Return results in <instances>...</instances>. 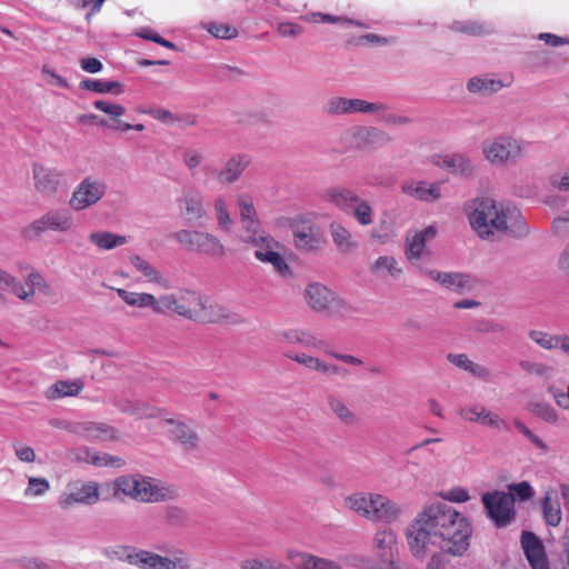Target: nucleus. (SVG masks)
<instances>
[{
	"label": "nucleus",
	"instance_id": "f257e3e1",
	"mask_svg": "<svg viewBox=\"0 0 569 569\" xmlns=\"http://www.w3.org/2000/svg\"><path fill=\"white\" fill-rule=\"evenodd\" d=\"M472 533L467 518L446 502L426 503L406 528L405 537L411 555L423 560L431 557L426 569H446L445 557L462 556L470 546Z\"/></svg>",
	"mask_w": 569,
	"mask_h": 569
},
{
	"label": "nucleus",
	"instance_id": "f03ea898",
	"mask_svg": "<svg viewBox=\"0 0 569 569\" xmlns=\"http://www.w3.org/2000/svg\"><path fill=\"white\" fill-rule=\"evenodd\" d=\"M472 229L482 239L493 231L508 232L515 238H525L529 228L519 209L511 204L498 203L488 196L477 197L465 204Z\"/></svg>",
	"mask_w": 569,
	"mask_h": 569
},
{
	"label": "nucleus",
	"instance_id": "7ed1b4c3",
	"mask_svg": "<svg viewBox=\"0 0 569 569\" xmlns=\"http://www.w3.org/2000/svg\"><path fill=\"white\" fill-rule=\"evenodd\" d=\"M122 493L140 502H160L174 498V491L159 487L151 477L137 475H122L113 480V496Z\"/></svg>",
	"mask_w": 569,
	"mask_h": 569
},
{
	"label": "nucleus",
	"instance_id": "20e7f679",
	"mask_svg": "<svg viewBox=\"0 0 569 569\" xmlns=\"http://www.w3.org/2000/svg\"><path fill=\"white\" fill-rule=\"evenodd\" d=\"M305 298L313 311L327 313L337 319H345L357 312L350 302L319 282H311L306 287Z\"/></svg>",
	"mask_w": 569,
	"mask_h": 569
},
{
	"label": "nucleus",
	"instance_id": "39448f33",
	"mask_svg": "<svg viewBox=\"0 0 569 569\" xmlns=\"http://www.w3.org/2000/svg\"><path fill=\"white\" fill-rule=\"evenodd\" d=\"M171 238L187 251L219 258L226 254V247L219 238L206 231L181 229L173 232Z\"/></svg>",
	"mask_w": 569,
	"mask_h": 569
},
{
	"label": "nucleus",
	"instance_id": "423d86ee",
	"mask_svg": "<svg viewBox=\"0 0 569 569\" xmlns=\"http://www.w3.org/2000/svg\"><path fill=\"white\" fill-rule=\"evenodd\" d=\"M522 144L506 136L486 139L481 144L483 157L493 166L516 162L522 156Z\"/></svg>",
	"mask_w": 569,
	"mask_h": 569
},
{
	"label": "nucleus",
	"instance_id": "0eeeda50",
	"mask_svg": "<svg viewBox=\"0 0 569 569\" xmlns=\"http://www.w3.org/2000/svg\"><path fill=\"white\" fill-rule=\"evenodd\" d=\"M198 306H201V296L196 291H182L179 295H162L159 297L158 313L163 315L171 310L178 316L189 320L207 319L197 312Z\"/></svg>",
	"mask_w": 569,
	"mask_h": 569
},
{
	"label": "nucleus",
	"instance_id": "6e6552de",
	"mask_svg": "<svg viewBox=\"0 0 569 569\" xmlns=\"http://www.w3.org/2000/svg\"><path fill=\"white\" fill-rule=\"evenodd\" d=\"M108 186L102 178L87 176L74 188L69 206L74 211L86 210L97 204L107 193Z\"/></svg>",
	"mask_w": 569,
	"mask_h": 569
},
{
	"label": "nucleus",
	"instance_id": "1a4fd4ad",
	"mask_svg": "<svg viewBox=\"0 0 569 569\" xmlns=\"http://www.w3.org/2000/svg\"><path fill=\"white\" fill-rule=\"evenodd\" d=\"M295 247L305 252H316L325 239L318 224L306 216H298L291 222Z\"/></svg>",
	"mask_w": 569,
	"mask_h": 569
},
{
	"label": "nucleus",
	"instance_id": "9d476101",
	"mask_svg": "<svg viewBox=\"0 0 569 569\" xmlns=\"http://www.w3.org/2000/svg\"><path fill=\"white\" fill-rule=\"evenodd\" d=\"M74 220L71 211L66 208L51 209L34 220L24 230L27 237L39 236L41 233L53 231L66 233L72 230Z\"/></svg>",
	"mask_w": 569,
	"mask_h": 569
},
{
	"label": "nucleus",
	"instance_id": "9b49d317",
	"mask_svg": "<svg viewBox=\"0 0 569 569\" xmlns=\"http://www.w3.org/2000/svg\"><path fill=\"white\" fill-rule=\"evenodd\" d=\"M388 107L381 102H368L362 99H348L343 97H331L322 107L326 116H346L352 113H376L387 110Z\"/></svg>",
	"mask_w": 569,
	"mask_h": 569
},
{
	"label": "nucleus",
	"instance_id": "f8f14e48",
	"mask_svg": "<svg viewBox=\"0 0 569 569\" xmlns=\"http://www.w3.org/2000/svg\"><path fill=\"white\" fill-rule=\"evenodd\" d=\"M100 500V486L94 481H77L70 483L61 493L58 505L63 510H69L74 505L93 506Z\"/></svg>",
	"mask_w": 569,
	"mask_h": 569
},
{
	"label": "nucleus",
	"instance_id": "ddd939ff",
	"mask_svg": "<svg viewBox=\"0 0 569 569\" xmlns=\"http://www.w3.org/2000/svg\"><path fill=\"white\" fill-rule=\"evenodd\" d=\"M254 248V258L262 263L271 264L273 270L282 277L291 274V270L284 258L279 252L280 244L270 234L251 240Z\"/></svg>",
	"mask_w": 569,
	"mask_h": 569
},
{
	"label": "nucleus",
	"instance_id": "4468645a",
	"mask_svg": "<svg viewBox=\"0 0 569 569\" xmlns=\"http://www.w3.org/2000/svg\"><path fill=\"white\" fill-rule=\"evenodd\" d=\"M482 502L488 517L499 528L506 527L515 518L513 497L502 491L482 495Z\"/></svg>",
	"mask_w": 569,
	"mask_h": 569
},
{
	"label": "nucleus",
	"instance_id": "2eb2a0df",
	"mask_svg": "<svg viewBox=\"0 0 569 569\" xmlns=\"http://www.w3.org/2000/svg\"><path fill=\"white\" fill-rule=\"evenodd\" d=\"M281 337L288 343L301 345L302 347L308 348V349H321V350H323V352L327 356H330L343 363L352 365V366H362L363 365V361L360 358H357L352 355L339 353V352H335V351L327 349L326 348L327 345L323 340H320V339L316 338L315 336H312L311 333L306 332L303 330H297V329L288 330V331H284L281 335Z\"/></svg>",
	"mask_w": 569,
	"mask_h": 569
},
{
	"label": "nucleus",
	"instance_id": "dca6fc26",
	"mask_svg": "<svg viewBox=\"0 0 569 569\" xmlns=\"http://www.w3.org/2000/svg\"><path fill=\"white\" fill-rule=\"evenodd\" d=\"M391 140L389 133L376 127H355L351 133L353 148L361 151L382 148L389 144Z\"/></svg>",
	"mask_w": 569,
	"mask_h": 569
},
{
	"label": "nucleus",
	"instance_id": "f3484780",
	"mask_svg": "<svg viewBox=\"0 0 569 569\" xmlns=\"http://www.w3.org/2000/svg\"><path fill=\"white\" fill-rule=\"evenodd\" d=\"M251 163V157L247 153H234L226 162L221 170L203 167V170L213 176L220 183L231 184L240 179L244 170Z\"/></svg>",
	"mask_w": 569,
	"mask_h": 569
},
{
	"label": "nucleus",
	"instance_id": "a211bd4d",
	"mask_svg": "<svg viewBox=\"0 0 569 569\" xmlns=\"http://www.w3.org/2000/svg\"><path fill=\"white\" fill-rule=\"evenodd\" d=\"M180 214L188 220H201L207 211L203 204L202 192L193 186L183 187L177 199Z\"/></svg>",
	"mask_w": 569,
	"mask_h": 569
},
{
	"label": "nucleus",
	"instance_id": "6ab92c4d",
	"mask_svg": "<svg viewBox=\"0 0 569 569\" xmlns=\"http://www.w3.org/2000/svg\"><path fill=\"white\" fill-rule=\"evenodd\" d=\"M70 431L88 441H110L118 438V430L103 422H78Z\"/></svg>",
	"mask_w": 569,
	"mask_h": 569
},
{
	"label": "nucleus",
	"instance_id": "aec40b11",
	"mask_svg": "<svg viewBox=\"0 0 569 569\" xmlns=\"http://www.w3.org/2000/svg\"><path fill=\"white\" fill-rule=\"evenodd\" d=\"M521 547L532 569H549L545 547L539 537L532 531L521 533Z\"/></svg>",
	"mask_w": 569,
	"mask_h": 569
},
{
	"label": "nucleus",
	"instance_id": "412c9836",
	"mask_svg": "<svg viewBox=\"0 0 569 569\" xmlns=\"http://www.w3.org/2000/svg\"><path fill=\"white\" fill-rule=\"evenodd\" d=\"M34 188L43 196H52L57 192L61 182L62 172L44 167L40 163H34L32 167Z\"/></svg>",
	"mask_w": 569,
	"mask_h": 569
},
{
	"label": "nucleus",
	"instance_id": "4be33fe9",
	"mask_svg": "<svg viewBox=\"0 0 569 569\" xmlns=\"http://www.w3.org/2000/svg\"><path fill=\"white\" fill-rule=\"evenodd\" d=\"M168 423L172 426L170 429L171 439L184 451L192 452L200 448L201 438L192 426L173 419L168 420Z\"/></svg>",
	"mask_w": 569,
	"mask_h": 569
},
{
	"label": "nucleus",
	"instance_id": "5701e85b",
	"mask_svg": "<svg viewBox=\"0 0 569 569\" xmlns=\"http://www.w3.org/2000/svg\"><path fill=\"white\" fill-rule=\"evenodd\" d=\"M437 166L451 174L470 178L476 172V166L466 153H450L439 157Z\"/></svg>",
	"mask_w": 569,
	"mask_h": 569
},
{
	"label": "nucleus",
	"instance_id": "b1692460",
	"mask_svg": "<svg viewBox=\"0 0 569 569\" xmlns=\"http://www.w3.org/2000/svg\"><path fill=\"white\" fill-rule=\"evenodd\" d=\"M402 513L401 507L386 496L375 495L370 520L390 523Z\"/></svg>",
	"mask_w": 569,
	"mask_h": 569
},
{
	"label": "nucleus",
	"instance_id": "393cba45",
	"mask_svg": "<svg viewBox=\"0 0 569 569\" xmlns=\"http://www.w3.org/2000/svg\"><path fill=\"white\" fill-rule=\"evenodd\" d=\"M288 558L296 569H342L336 561L307 552L291 550L288 552Z\"/></svg>",
	"mask_w": 569,
	"mask_h": 569
},
{
	"label": "nucleus",
	"instance_id": "a878e982",
	"mask_svg": "<svg viewBox=\"0 0 569 569\" xmlns=\"http://www.w3.org/2000/svg\"><path fill=\"white\" fill-rule=\"evenodd\" d=\"M329 233L337 250L342 254H349L358 248V242L352 233L339 221L329 223Z\"/></svg>",
	"mask_w": 569,
	"mask_h": 569
},
{
	"label": "nucleus",
	"instance_id": "bb28decb",
	"mask_svg": "<svg viewBox=\"0 0 569 569\" xmlns=\"http://www.w3.org/2000/svg\"><path fill=\"white\" fill-rule=\"evenodd\" d=\"M359 196L348 188L335 187L326 191L325 199L339 210L349 214L359 200Z\"/></svg>",
	"mask_w": 569,
	"mask_h": 569
},
{
	"label": "nucleus",
	"instance_id": "cd10ccee",
	"mask_svg": "<svg viewBox=\"0 0 569 569\" xmlns=\"http://www.w3.org/2000/svg\"><path fill=\"white\" fill-rule=\"evenodd\" d=\"M152 569H192V559L181 549H177L172 558L154 552Z\"/></svg>",
	"mask_w": 569,
	"mask_h": 569
},
{
	"label": "nucleus",
	"instance_id": "c85d7f7f",
	"mask_svg": "<svg viewBox=\"0 0 569 569\" xmlns=\"http://www.w3.org/2000/svg\"><path fill=\"white\" fill-rule=\"evenodd\" d=\"M118 297L121 298L127 305L137 308H150L153 312L158 313L159 298L147 292H131L121 288L114 289Z\"/></svg>",
	"mask_w": 569,
	"mask_h": 569
},
{
	"label": "nucleus",
	"instance_id": "c756f323",
	"mask_svg": "<svg viewBox=\"0 0 569 569\" xmlns=\"http://www.w3.org/2000/svg\"><path fill=\"white\" fill-rule=\"evenodd\" d=\"M327 406L332 415L343 425L353 426L359 421L356 412H353L338 395H329L326 398Z\"/></svg>",
	"mask_w": 569,
	"mask_h": 569
},
{
	"label": "nucleus",
	"instance_id": "7c9ffc66",
	"mask_svg": "<svg viewBox=\"0 0 569 569\" xmlns=\"http://www.w3.org/2000/svg\"><path fill=\"white\" fill-rule=\"evenodd\" d=\"M451 29L471 37H486L496 32L493 23L485 20L455 21Z\"/></svg>",
	"mask_w": 569,
	"mask_h": 569
},
{
	"label": "nucleus",
	"instance_id": "2f4dec72",
	"mask_svg": "<svg viewBox=\"0 0 569 569\" xmlns=\"http://www.w3.org/2000/svg\"><path fill=\"white\" fill-rule=\"evenodd\" d=\"M447 360L453 366L468 371L476 378L487 380L490 377V370L469 359L466 353H448Z\"/></svg>",
	"mask_w": 569,
	"mask_h": 569
},
{
	"label": "nucleus",
	"instance_id": "473e14b6",
	"mask_svg": "<svg viewBox=\"0 0 569 569\" xmlns=\"http://www.w3.org/2000/svg\"><path fill=\"white\" fill-rule=\"evenodd\" d=\"M83 389V382L80 380H59L48 388L46 397L49 400H57L63 397H74Z\"/></svg>",
	"mask_w": 569,
	"mask_h": 569
},
{
	"label": "nucleus",
	"instance_id": "72a5a7b5",
	"mask_svg": "<svg viewBox=\"0 0 569 569\" xmlns=\"http://www.w3.org/2000/svg\"><path fill=\"white\" fill-rule=\"evenodd\" d=\"M542 513L547 525L551 527L559 526L561 521V508L556 491H547L542 499Z\"/></svg>",
	"mask_w": 569,
	"mask_h": 569
},
{
	"label": "nucleus",
	"instance_id": "f704fd0d",
	"mask_svg": "<svg viewBox=\"0 0 569 569\" xmlns=\"http://www.w3.org/2000/svg\"><path fill=\"white\" fill-rule=\"evenodd\" d=\"M428 276L447 289L460 291L468 284V277L459 272H440L428 270Z\"/></svg>",
	"mask_w": 569,
	"mask_h": 569
},
{
	"label": "nucleus",
	"instance_id": "c9c22d12",
	"mask_svg": "<svg viewBox=\"0 0 569 569\" xmlns=\"http://www.w3.org/2000/svg\"><path fill=\"white\" fill-rule=\"evenodd\" d=\"M370 272L377 277L389 276L396 279L402 274V269L393 257L381 256L371 264Z\"/></svg>",
	"mask_w": 569,
	"mask_h": 569
},
{
	"label": "nucleus",
	"instance_id": "e433bc0d",
	"mask_svg": "<svg viewBox=\"0 0 569 569\" xmlns=\"http://www.w3.org/2000/svg\"><path fill=\"white\" fill-rule=\"evenodd\" d=\"M373 493L357 492L346 498V507L361 517L370 519L373 503Z\"/></svg>",
	"mask_w": 569,
	"mask_h": 569
},
{
	"label": "nucleus",
	"instance_id": "4c0bfd02",
	"mask_svg": "<svg viewBox=\"0 0 569 569\" xmlns=\"http://www.w3.org/2000/svg\"><path fill=\"white\" fill-rule=\"evenodd\" d=\"M79 87L97 93H114L123 92V84L119 81H104L101 79H83Z\"/></svg>",
	"mask_w": 569,
	"mask_h": 569
},
{
	"label": "nucleus",
	"instance_id": "58836bf2",
	"mask_svg": "<svg viewBox=\"0 0 569 569\" xmlns=\"http://www.w3.org/2000/svg\"><path fill=\"white\" fill-rule=\"evenodd\" d=\"M503 87V83L497 79H489L486 77H473L467 83V89L471 93H480L489 96L498 92Z\"/></svg>",
	"mask_w": 569,
	"mask_h": 569
},
{
	"label": "nucleus",
	"instance_id": "ea45409f",
	"mask_svg": "<svg viewBox=\"0 0 569 569\" xmlns=\"http://www.w3.org/2000/svg\"><path fill=\"white\" fill-rule=\"evenodd\" d=\"M89 241L100 249L111 250L127 242L124 236L114 234L109 231H96L90 233Z\"/></svg>",
	"mask_w": 569,
	"mask_h": 569
},
{
	"label": "nucleus",
	"instance_id": "a19ab883",
	"mask_svg": "<svg viewBox=\"0 0 569 569\" xmlns=\"http://www.w3.org/2000/svg\"><path fill=\"white\" fill-rule=\"evenodd\" d=\"M397 538L391 529L378 530L375 536V543L380 550L379 556L385 560L392 557V546L396 543Z\"/></svg>",
	"mask_w": 569,
	"mask_h": 569
},
{
	"label": "nucleus",
	"instance_id": "79ce46f5",
	"mask_svg": "<svg viewBox=\"0 0 569 569\" xmlns=\"http://www.w3.org/2000/svg\"><path fill=\"white\" fill-rule=\"evenodd\" d=\"M197 312H199L201 316L206 317L207 319H194V321L199 322H218L222 318H224V312L222 307H220L217 303H212L209 299L203 298L201 296V306H198Z\"/></svg>",
	"mask_w": 569,
	"mask_h": 569
},
{
	"label": "nucleus",
	"instance_id": "37998d69",
	"mask_svg": "<svg viewBox=\"0 0 569 569\" xmlns=\"http://www.w3.org/2000/svg\"><path fill=\"white\" fill-rule=\"evenodd\" d=\"M129 261L131 264L140 272L142 273L149 281L156 282V283H162V276L161 273L147 260H144L142 257L138 254H132L129 257Z\"/></svg>",
	"mask_w": 569,
	"mask_h": 569
},
{
	"label": "nucleus",
	"instance_id": "c03bdc74",
	"mask_svg": "<svg viewBox=\"0 0 569 569\" xmlns=\"http://www.w3.org/2000/svg\"><path fill=\"white\" fill-rule=\"evenodd\" d=\"M0 289H10L19 299L24 301L28 300L26 288L17 280L16 277L2 269H0Z\"/></svg>",
	"mask_w": 569,
	"mask_h": 569
},
{
	"label": "nucleus",
	"instance_id": "a18cd8bd",
	"mask_svg": "<svg viewBox=\"0 0 569 569\" xmlns=\"http://www.w3.org/2000/svg\"><path fill=\"white\" fill-rule=\"evenodd\" d=\"M242 231L240 239L242 242L251 246L252 239H259V237H266L268 233L264 232L257 218H250L241 220Z\"/></svg>",
	"mask_w": 569,
	"mask_h": 569
},
{
	"label": "nucleus",
	"instance_id": "49530a36",
	"mask_svg": "<svg viewBox=\"0 0 569 569\" xmlns=\"http://www.w3.org/2000/svg\"><path fill=\"white\" fill-rule=\"evenodd\" d=\"M348 216H352L359 224L368 226L372 222L373 210L367 200L359 198Z\"/></svg>",
	"mask_w": 569,
	"mask_h": 569
},
{
	"label": "nucleus",
	"instance_id": "de8ad7c7",
	"mask_svg": "<svg viewBox=\"0 0 569 569\" xmlns=\"http://www.w3.org/2000/svg\"><path fill=\"white\" fill-rule=\"evenodd\" d=\"M241 569H290L288 566L270 558H248L241 561Z\"/></svg>",
	"mask_w": 569,
	"mask_h": 569
},
{
	"label": "nucleus",
	"instance_id": "09e8293b",
	"mask_svg": "<svg viewBox=\"0 0 569 569\" xmlns=\"http://www.w3.org/2000/svg\"><path fill=\"white\" fill-rule=\"evenodd\" d=\"M214 214L217 223L223 231H229L232 227V219L230 217L227 202L223 198L219 197L214 199L213 203Z\"/></svg>",
	"mask_w": 569,
	"mask_h": 569
},
{
	"label": "nucleus",
	"instance_id": "8fccbe9b",
	"mask_svg": "<svg viewBox=\"0 0 569 569\" xmlns=\"http://www.w3.org/2000/svg\"><path fill=\"white\" fill-rule=\"evenodd\" d=\"M154 552L148 550L133 551L126 555V561L142 569H152Z\"/></svg>",
	"mask_w": 569,
	"mask_h": 569
},
{
	"label": "nucleus",
	"instance_id": "3c124183",
	"mask_svg": "<svg viewBox=\"0 0 569 569\" xmlns=\"http://www.w3.org/2000/svg\"><path fill=\"white\" fill-rule=\"evenodd\" d=\"M286 357L296 361L299 365H302L307 369L317 371V372H320L322 361H323L320 358H317V357H313V356H310V355H307L303 352H301V353L288 352V353H286Z\"/></svg>",
	"mask_w": 569,
	"mask_h": 569
},
{
	"label": "nucleus",
	"instance_id": "603ef678",
	"mask_svg": "<svg viewBox=\"0 0 569 569\" xmlns=\"http://www.w3.org/2000/svg\"><path fill=\"white\" fill-rule=\"evenodd\" d=\"M204 29L216 38L231 39L238 34L234 27L223 23L209 22L204 26Z\"/></svg>",
	"mask_w": 569,
	"mask_h": 569
},
{
	"label": "nucleus",
	"instance_id": "864d4df0",
	"mask_svg": "<svg viewBox=\"0 0 569 569\" xmlns=\"http://www.w3.org/2000/svg\"><path fill=\"white\" fill-rule=\"evenodd\" d=\"M529 338L539 345L542 349L551 350L557 348L558 335L552 336L548 332L540 330H531L528 333Z\"/></svg>",
	"mask_w": 569,
	"mask_h": 569
},
{
	"label": "nucleus",
	"instance_id": "5fc2aeb1",
	"mask_svg": "<svg viewBox=\"0 0 569 569\" xmlns=\"http://www.w3.org/2000/svg\"><path fill=\"white\" fill-rule=\"evenodd\" d=\"M477 422L497 430H501L502 428L507 427L503 419H501L497 413H493L492 411L488 410L485 407H482V409L480 410L479 419Z\"/></svg>",
	"mask_w": 569,
	"mask_h": 569
},
{
	"label": "nucleus",
	"instance_id": "6e6d98bb",
	"mask_svg": "<svg viewBox=\"0 0 569 569\" xmlns=\"http://www.w3.org/2000/svg\"><path fill=\"white\" fill-rule=\"evenodd\" d=\"M513 426L520 433H522L532 445H535L543 453L549 451L548 445L538 436H536L522 421L515 419Z\"/></svg>",
	"mask_w": 569,
	"mask_h": 569
},
{
	"label": "nucleus",
	"instance_id": "4d7b16f0",
	"mask_svg": "<svg viewBox=\"0 0 569 569\" xmlns=\"http://www.w3.org/2000/svg\"><path fill=\"white\" fill-rule=\"evenodd\" d=\"M441 198V192L438 184H428L423 181H419L417 200L420 201H436Z\"/></svg>",
	"mask_w": 569,
	"mask_h": 569
},
{
	"label": "nucleus",
	"instance_id": "13d9d810",
	"mask_svg": "<svg viewBox=\"0 0 569 569\" xmlns=\"http://www.w3.org/2000/svg\"><path fill=\"white\" fill-rule=\"evenodd\" d=\"M531 412L536 417L545 420L548 423H556L558 421L557 411L548 403H545V402L535 403L531 408Z\"/></svg>",
	"mask_w": 569,
	"mask_h": 569
},
{
	"label": "nucleus",
	"instance_id": "bf43d9fd",
	"mask_svg": "<svg viewBox=\"0 0 569 569\" xmlns=\"http://www.w3.org/2000/svg\"><path fill=\"white\" fill-rule=\"evenodd\" d=\"M49 488L50 485L46 478L29 477L28 487L24 490V496H42L49 490Z\"/></svg>",
	"mask_w": 569,
	"mask_h": 569
},
{
	"label": "nucleus",
	"instance_id": "052dcab7",
	"mask_svg": "<svg viewBox=\"0 0 569 569\" xmlns=\"http://www.w3.org/2000/svg\"><path fill=\"white\" fill-rule=\"evenodd\" d=\"M96 109L109 114L113 118H120L126 113V108L121 104L109 102L106 100H97L93 102Z\"/></svg>",
	"mask_w": 569,
	"mask_h": 569
},
{
	"label": "nucleus",
	"instance_id": "680f3d73",
	"mask_svg": "<svg viewBox=\"0 0 569 569\" xmlns=\"http://www.w3.org/2000/svg\"><path fill=\"white\" fill-rule=\"evenodd\" d=\"M238 206L240 210V219L257 218V211L253 206V201L248 194H240L238 197Z\"/></svg>",
	"mask_w": 569,
	"mask_h": 569
},
{
	"label": "nucleus",
	"instance_id": "e2e57ef3",
	"mask_svg": "<svg viewBox=\"0 0 569 569\" xmlns=\"http://www.w3.org/2000/svg\"><path fill=\"white\" fill-rule=\"evenodd\" d=\"M426 246L425 234L423 233H416L411 240L408 242V250L407 254L409 258L418 259Z\"/></svg>",
	"mask_w": 569,
	"mask_h": 569
},
{
	"label": "nucleus",
	"instance_id": "0e129e2a",
	"mask_svg": "<svg viewBox=\"0 0 569 569\" xmlns=\"http://www.w3.org/2000/svg\"><path fill=\"white\" fill-rule=\"evenodd\" d=\"M505 329L502 323L489 319H480L475 323V330L479 333H499Z\"/></svg>",
	"mask_w": 569,
	"mask_h": 569
},
{
	"label": "nucleus",
	"instance_id": "69168bd1",
	"mask_svg": "<svg viewBox=\"0 0 569 569\" xmlns=\"http://www.w3.org/2000/svg\"><path fill=\"white\" fill-rule=\"evenodd\" d=\"M519 366L522 370L537 377H543L549 373L550 368L541 362H531L529 360H521Z\"/></svg>",
	"mask_w": 569,
	"mask_h": 569
},
{
	"label": "nucleus",
	"instance_id": "338daca9",
	"mask_svg": "<svg viewBox=\"0 0 569 569\" xmlns=\"http://www.w3.org/2000/svg\"><path fill=\"white\" fill-rule=\"evenodd\" d=\"M549 182L553 189L569 191V167L561 172L550 176Z\"/></svg>",
	"mask_w": 569,
	"mask_h": 569
},
{
	"label": "nucleus",
	"instance_id": "774afa93",
	"mask_svg": "<svg viewBox=\"0 0 569 569\" xmlns=\"http://www.w3.org/2000/svg\"><path fill=\"white\" fill-rule=\"evenodd\" d=\"M202 160L203 156L199 150L187 149L182 153V161L189 170H192L196 167H198L202 162Z\"/></svg>",
	"mask_w": 569,
	"mask_h": 569
}]
</instances>
